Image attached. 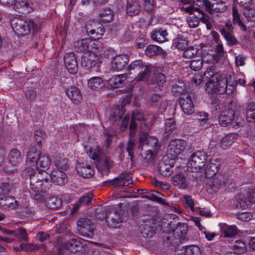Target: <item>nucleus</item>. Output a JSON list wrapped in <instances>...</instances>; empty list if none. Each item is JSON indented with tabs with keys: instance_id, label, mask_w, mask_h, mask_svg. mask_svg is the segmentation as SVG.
I'll return each instance as SVG.
<instances>
[{
	"instance_id": "nucleus-1",
	"label": "nucleus",
	"mask_w": 255,
	"mask_h": 255,
	"mask_svg": "<svg viewBox=\"0 0 255 255\" xmlns=\"http://www.w3.org/2000/svg\"><path fill=\"white\" fill-rule=\"evenodd\" d=\"M27 162L30 166H36L39 171H45L51 165L50 158L46 154H41L36 148L31 147L27 155Z\"/></svg>"
},
{
	"instance_id": "nucleus-2",
	"label": "nucleus",
	"mask_w": 255,
	"mask_h": 255,
	"mask_svg": "<svg viewBox=\"0 0 255 255\" xmlns=\"http://www.w3.org/2000/svg\"><path fill=\"white\" fill-rule=\"evenodd\" d=\"M234 87L228 84L227 78L225 75L217 78L215 80H208L205 85V90L209 94H231Z\"/></svg>"
},
{
	"instance_id": "nucleus-3",
	"label": "nucleus",
	"mask_w": 255,
	"mask_h": 255,
	"mask_svg": "<svg viewBox=\"0 0 255 255\" xmlns=\"http://www.w3.org/2000/svg\"><path fill=\"white\" fill-rule=\"evenodd\" d=\"M11 27L17 35H25L29 34L32 30L36 32L39 28V25L33 20L26 21L18 18H14L11 21Z\"/></svg>"
},
{
	"instance_id": "nucleus-4",
	"label": "nucleus",
	"mask_w": 255,
	"mask_h": 255,
	"mask_svg": "<svg viewBox=\"0 0 255 255\" xmlns=\"http://www.w3.org/2000/svg\"><path fill=\"white\" fill-rule=\"evenodd\" d=\"M207 155L204 151H198L192 154L188 161V166L192 172L197 171L204 167Z\"/></svg>"
},
{
	"instance_id": "nucleus-5",
	"label": "nucleus",
	"mask_w": 255,
	"mask_h": 255,
	"mask_svg": "<svg viewBox=\"0 0 255 255\" xmlns=\"http://www.w3.org/2000/svg\"><path fill=\"white\" fill-rule=\"evenodd\" d=\"M186 142L183 139H175L171 140L168 146L167 153L168 157L174 159L185 150Z\"/></svg>"
},
{
	"instance_id": "nucleus-6",
	"label": "nucleus",
	"mask_w": 255,
	"mask_h": 255,
	"mask_svg": "<svg viewBox=\"0 0 255 255\" xmlns=\"http://www.w3.org/2000/svg\"><path fill=\"white\" fill-rule=\"evenodd\" d=\"M95 228L92 220L86 218H80L77 222V231L82 236L91 238Z\"/></svg>"
},
{
	"instance_id": "nucleus-7",
	"label": "nucleus",
	"mask_w": 255,
	"mask_h": 255,
	"mask_svg": "<svg viewBox=\"0 0 255 255\" xmlns=\"http://www.w3.org/2000/svg\"><path fill=\"white\" fill-rule=\"evenodd\" d=\"M82 248V243L77 239L72 238L62 244L58 249V252L60 255H62L65 250L69 253L76 254L80 251Z\"/></svg>"
},
{
	"instance_id": "nucleus-8",
	"label": "nucleus",
	"mask_w": 255,
	"mask_h": 255,
	"mask_svg": "<svg viewBox=\"0 0 255 255\" xmlns=\"http://www.w3.org/2000/svg\"><path fill=\"white\" fill-rule=\"evenodd\" d=\"M144 145L146 146L147 150L143 154V158L146 160H149L156 155L160 147L158 139L155 136H149Z\"/></svg>"
},
{
	"instance_id": "nucleus-9",
	"label": "nucleus",
	"mask_w": 255,
	"mask_h": 255,
	"mask_svg": "<svg viewBox=\"0 0 255 255\" xmlns=\"http://www.w3.org/2000/svg\"><path fill=\"white\" fill-rule=\"evenodd\" d=\"M137 125H139L141 129H143V128H148L149 124L145 123V120L143 119V115L138 112H133L131 118V121L129 125L130 134L131 136L134 135V131Z\"/></svg>"
},
{
	"instance_id": "nucleus-10",
	"label": "nucleus",
	"mask_w": 255,
	"mask_h": 255,
	"mask_svg": "<svg viewBox=\"0 0 255 255\" xmlns=\"http://www.w3.org/2000/svg\"><path fill=\"white\" fill-rule=\"evenodd\" d=\"M151 219L143 221V223L139 226V230L142 236L144 238H151L155 231V224Z\"/></svg>"
},
{
	"instance_id": "nucleus-11",
	"label": "nucleus",
	"mask_w": 255,
	"mask_h": 255,
	"mask_svg": "<svg viewBox=\"0 0 255 255\" xmlns=\"http://www.w3.org/2000/svg\"><path fill=\"white\" fill-rule=\"evenodd\" d=\"M235 112L232 108H228L223 111L218 117L219 123L222 127H227L232 123L235 119Z\"/></svg>"
},
{
	"instance_id": "nucleus-12",
	"label": "nucleus",
	"mask_w": 255,
	"mask_h": 255,
	"mask_svg": "<svg viewBox=\"0 0 255 255\" xmlns=\"http://www.w3.org/2000/svg\"><path fill=\"white\" fill-rule=\"evenodd\" d=\"M129 62V58L127 55H118L112 59L111 68L114 71L123 70Z\"/></svg>"
},
{
	"instance_id": "nucleus-13",
	"label": "nucleus",
	"mask_w": 255,
	"mask_h": 255,
	"mask_svg": "<svg viewBox=\"0 0 255 255\" xmlns=\"http://www.w3.org/2000/svg\"><path fill=\"white\" fill-rule=\"evenodd\" d=\"M179 103L183 112L187 115H191L194 112V108L191 97L187 93L179 98Z\"/></svg>"
},
{
	"instance_id": "nucleus-14",
	"label": "nucleus",
	"mask_w": 255,
	"mask_h": 255,
	"mask_svg": "<svg viewBox=\"0 0 255 255\" xmlns=\"http://www.w3.org/2000/svg\"><path fill=\"white\" fill-rule=\"evenodd\" d=\"M30 189L35 192H45L48 188V180L39 179L37 176L33 177L29 181Z\"/></svg>"
},
{
	"instance_id": "nucleus-15",
	"label": "nucleus",
	"mask_w": 255,
	"mask_h": 255,
	"mask_svg": "<svg viewBox=\"0 0 255 255\" xmlns=\"http://www.w3.org/2000/svg\"><path fill=\"white\" fill-rule=\"evenodd\" d=\"M105 218L110 228H117L119 227V224L123 222L122 215L118 211L114 210L107 214Z\"/></svg>"
},
{
	"instance_id": "nucleus-16",
	"label": "nucleus",
	"mask_w": 255,
	"mask_h": 255,
	"mask_svg": "<svg viewBox=\"0 0 255 255\" xmlns=\"http://www.w3.org/2000/svg\"><path fill=\"white\" fill-rule=\"evenodd\" d=\"M175 255H202L201 250L199 247L195 245L176 248Z\"/></svg>"
},
{
	"instance_id": "nucleus-17",
	"label": "nucleus",
	"mask_w": 255,
	"mask_h": 255,
	"mask_svg": "<svg viewBox=\"0 0 255 255\" xmlns=\"http://www.w3.org/2000/svg\"><path fill=\"white\" fill-rule=\"evenodd\" d=\"M97 57L93 53H85L81 57V64L84 68L90 70L97 65Z\"/></svg>"
},
{
	"instance_id": "nucleus-18",
	"label": "nucleus",
	"mask_w": 255,
	"mask_h": 255,
	"mask_svg": "<svg viewBox=\"0 0 255 255\" xmlns=\"http://www.w3.org/2000/svg\"><path fill=\"white\" fill-rule=\"evenodd\" d=\"M64 63L67 70L71 74H76L78 69V62L73 53L67 54L64 57Z\"/></svg>"
},
{
	"instance_id": "nucleus-19",
	"label": "nucleus",
	"mask_w": 255,
	"mask_h": 255,
	"mask_svg": "<svg viewBox=\"0 0 255 255\" xmlns=\"http://www.w3.org/2000/svg\"><path fill=\"white\" fill-rule=\"evenodd\" d=\"M18 205V202L13 196L0 197V208L5 210H13Z\"/></svg>"
},
{
	"instance_id": "nucleus-20",
	"label": "nucleus",
	"mask_w": 255,
	"mask_h": 255,
	"mask_svg": "<svg viewBox=\"0 0 255 255\" xmlns=\"http://www.w3.org/2000/svg\"><path fill=\"white\" fill-rule=\"evenodd\" d=\"M76 169L77 172L85 178H91L95 173L92 166L85 164L84 163H78Z\"/></svg>"
},
{
	"instance_id": "nucleus-21",
	"label": "nucleus",
	"mask_w": 255,
	"mask_h": 255,
	"mask_svg": "<svg viewBox=\"0 0 255 255\" xmlns=\"http://www.w3.org/2000/svg\"><path fill=\"white\" fill-rule=\"evenodd\" d=\"M0 3L4 5H11L13 4L17 7L18 5L22 8H25L30 12L33 10V4L31 2L27 0H21L17 1L16 0H0Z\"/></svg>"
},
{
	"instance_id": "nucleus-22",
	"label": "nucleus",
	"mask_w": 255,
	"mask_h": 255,
	"mask_svg": "<svg viewBox=\"0 0 255 255\" xmlns=\"http://www.w3.org/2000/svg\"><path fill=\"white\" fill-rule=\"evenodd\" d=\"M221 166L220 160L212 159L207 164L205 169V175L208 178L214 176L219 171Z\"/></svg>"
},
{
	"instance_id": "nucleus-23",
	"label": "nucleus",
	"mask_w": 255,
	"mask_h": 255,
	"mask_svg": "<svg viewBox=\"0 0 255 255\" xmlns=\"http://www.w3.org/2000/svg\"><path fill=\"white\" fill-rule=\"evenodd\" d=\"M50 178L54 183L59 186L64 185L68 181L66 174L60 170L52 171L50 174Z\"/></svg>"
},
{
	"instance_id": "nucleus-24",
	"label": "nucleus",
	"mask_w": 255,
	"mask_h": 255,
	"mask_svg": "<svg viewBox=\"0 0 255 255\" xmlns=\"http://www.w3.org/2000/svg\"><path fill=\"white\" fill-rule=\"evenodd\" d=\"M172 182L174 186L179 189H186L188 188L189 182L182 173L177 174L172 177Z\"/></svg>"
},
{
	"instance_id": "nucleus-25",
	"label": "nucleus",
	"mask_w": 255,
	"mask_h": 255,
	"mask_svg": "<svg viewBox=\"0 0 255 255\" xmlns=\"http://www.w3.org/2000/svg\"><path fill=\"white\" fill-rule=\"evenodd\" d=\"M68 97L75 104H78L82 100V95L79 89L75 86H71L66 90Z\"/></svg>"
},
{
	"instance_id": "nucleus-26",
	"label": "nucleus",
	"mask_w": 255,
	"mask_h": 255,
	"mask_svg": "<svg viewBox=\"0 0 255 255\" xmlns=\"http://www.w3.org/2000/svg\"><path fill=\"white\" fill-rule=\"evenodd\" d=\"M130 175L126 173L120 174L118 177L111 180V185L114 187L121 188L126 185V182H128L131 179Z\"/></svg>"
},
{
	"instance_id": "nucleus-27",
	"label": "nucleus",
	"mask_w": 255,
	"mask_h": 255,
	"mask_svg": "<svg viewBox=\"0 0 255 255\" xmlns=\"http://www.w3.org/2000/svg\"><path fill=\"white\" fill-rule=\"evenodd\" d=\"M126 75H118L114 76L108 81V85L111 88H118L126 84Z\"/></svg>"
},
{
	"instance_id": "nucleus-28",
	"label": "nucleus",
	"mask_w": 255,
	"mask_h": 255,
	"mask_svg": "<svg viewBox=\"0 0 255 255\" xmlns=\"http://www.w3.org/2000/svg\"><path fill=\"white\" fill-rule=\"evenodd\" d=\"M164 125V136L167 138L175 133L177 129L176 123L174 119L169 118L165 120Z\"/></svg>"
},
{
	"instance_id": "nucleus-29",
	"label": "nucleus",
	"mask_w": 255,
	"mask_h": 255,
	"mask_svg": "<svg viewBox=\"0 0 255 255\" xmlns=\"http://www.w3.org/2000/svg\"><path fill=\"white\" fill-rule=\"evenodd\" d=\"M145 64L142 61L140 60H136L132 61L128 67V74L133 75L134 76L140 74L142 69L144 68Z\"/></svg>"
},
{
	"instance_id": "nucleus-30",
	"label": "nucleus",
	"mask_w": 255,
	"mask_h": 255,
	"mask_svg": "<svg viewBox=\"0 0 255 255\" xmlns=\"http://www.w3.org/2000/svg\"><path fill=\"white\" fill-rule=\"evenodd\" d=\"M21 152L17 149H12L9 151L7 156L8 162L12 166H16L19 164L22 159Z\"/></svg>"
},
{
	"instance_id": "nucleus-31",
	"label": "nucleus",
	"mask_w": 255,
	"mask_h": 255,
	"mask_svg": "<svg viewBox=\"0 0 255 255\" xmlns=\"http://www.w3.org/2000/svg\"><path fill=\"white\" fill-rule=\"evenodd\" d=\"M140 9L141 7L137 0H127V12L129 15L138 14Z\"/></svg>"
},
{
	"instance_id": "nucleus-32",
	"label": "nucleus",
	"mask_w": 255,
	"mask_h": 255,
	"mask_svg": "<svg viewBox=\"0 0 255 255\" xmlns=\"http://www.w3.org/2000/svg\"><path fill=\"white\" fill-rule=\"evenodd\" d=\"M227 8V6L224 3L221 4H214L212 3L210 1L207 2L206 10L210 13L213 14L215 12H222L225 11Z\"/></svg>"
},
{
	"instance_id": "nucleus-33",
	"label": "nucleus",
	"mask_w": 255,
	"mask_h": 255,
	"mask_svg": "<svg viewBox=\"0 0 255 255\" xmlns=\"http://www.w3.org/2000/svg\"><path fill=\"white\" fill-rule=\"evenodd\" d=\"M86 29L88 34L95 39L101 38L105 32V28L102 25H99L96 29H92L90 25H86Z\"/></svg>"
},
{
	"instance_id": "nucleus-34",
	"label": "nucleus",
	"mask_w": 255,
	"mask_h": 255,
	"mask_svg": "<svg viewBox=\"0 0 255 255\" xmlns=\"http://www.w3.org/2000/svg\"><path fill=\"white\" fill-rule=\"evenodd\" d=\"M114 17L113 11L109 8L104 9L99 13V21L103 23H109L113 21Z\"/></svg>"
},
{
	"instance_id": "nucleus-35",
	"label": "nucleus",
	"mask_w": 255,
	"mask_h": 255,
	"mask_svg": "<svg viewBox=\"0 0 255 255\" xmlns=\"http://www.w3.org/2000/svg\"><path fill=\"white\" fill-rule=\"evenodd\" d=\"M189 44V41L185 37L178 35L173 40L172 46L181 50H185Z\"/></svg>"
},
{
	"instance_id": "nucleus-36",
	"label": "nucleus",
	"mask_w": 255,
	"mask_h": 255,
	"mask_svg": "<svg viewBox=\"0 0 255 255\" xmlns=\"http://www.w3.org/2000/svg\"><path fill=\"white\" fill-rule=\"evenodd\" d=\"M141 71L140 74L135 76V79L136 81H145L147 80L149 77L152 70V68L148 65L145 64L144 68H141Z\"/></svg>"
},
{
	"instance_id": "nucleus-37",
	"label": "nucleus",
	"mask_w": 255,
	"mask_h": 255,
	"mask_svg": "<svg viewBox=\"0 0 255 255\" xmlns=\"http://www.w3.org/2000/svg\"><path fill=\"white\" fill-rule=\"evenodd\" d=\"M176 233L179 237L177 240L182 243L186 239V236L188 231V226L186 224L178 223L176 227Z\"/></svg>"
},
{
	"instance_id": "nucleus-38",
	"label": "nucleus",
	"mask_w": 255,
	"mask_h": 255,
	"mask_svg": "<svg viewBox=\"0 0 255 255\" xmlns=\"http://www.w3.org/2000/svg\"><path fill=\"white\" fill-rule=\"evenodd\" d=\"M104 86V81L100 77H92L88 81V86L93 90H99Z\"/></svg>"
},
{
	"instance_id": "nucleus-39",
	"label": "nucleus",
	"mask_w": 255,
	"mask_h": 255,
	"mask_svg": "<svg viewBox=\"0 0 255 255\" xmlns=\"http://www.w3.org/2000/svg\"><path fill=\"white\" fill-rule=\"evenodd\" d=\"M125 113V108L122 106L121 108L119 107L113 109L109 120L113 123L116 122L118 120L122 118Z\"/></svg>"
},
{
	"instance_id": "nucleus-40",
	"label": "nucleus",
	"mask_w": 255,
	"mask_h": 255,
	"mask_svg": "<svg viewBox=\"0 0 255 255\" xmlns=\"http://www.w3.org/2000/svg\"><path fill=\"white\" fill-rule=\"evenodd\" d=\"M167 32L166 30H154L150 34V36L152 39L161 43L166 41Z\"/></svg>"
},
{
	"instance_id": "nucleus-41",
	"label": "nucleus",
	"mask_w": 255,
	"mask_h": 255,
	"mask_svg": "<svg viewBox=\"0 0 255 255\" xmlns=\"http://www.w3.org/2000/svg\"><path fill=\"white\" fill-rule=\"evenodd\" d=\"M98 162V166L102 169H109L113 166V161L105 154L101 155V158H99Z\"/></svg>"
},
{
	"instance_id": "nucleus-42",
	"label": "nucleus",
	"mask_w": 255,
	"mask_h": 255,
	"mask_svg": "<svg viewBox=\"0 0 255 255\" xmlns=\"http://www.w3.org/2000/svg\"><path fill=\"white\" fill-rule=\"evenodd\" d=\"M218 72H216L214 66H211L208 67L204 73L205 77L209 79V80H215L217 78H219L220 77L223 76Z\"/></svg>"
},
{
	"instance_id": "nucleus-43",
	"label": "nucleus",
	"mask_w": 255,
	"mask_h": 255,
	"mask_svg": "<svg viewBox=\"0 0 255 255\" xmlns=\"http://www.w3.org/2000/svg\"><path fill=\"white\" fill-rule=\"evenodd\" d=\"M232 183V180L228 177L225 178L224 176L222 175L218 176L216 179H214L212 183L213 190H217L220 186L222 184L226 185Z\"/></svg>"
},
{
	"instance_id": "nucleus-44",
	"label": "nucleus",
	"mask_w": 255,
	"mask_h": 255,
	"mask_svg": "<svg viewBox=\"0 0 255 255\" xmlns=\"http://www.w3.org/2000/svg\"><path fill=\"white\" fill-rule=\"evenodd\" d=\"M62 204L61 200L56 196L50 197L46 202L47 206L53 209L59 208Z\"/></svg>"
},
{
	"instance_id": "nucleus-45",
	"label": "nucleus",
	"mask_w": 255,
	"mask_h": 255,
	"mask_svg": "<svg viewBox=\"0 0 255 255\" xmlns=\"http://www.w3.org/2000/svg\"><path fill=\"white\" fill-rule=\"evenodd\" d=\"M220 32L226 40L228 45L230 46L234 45H236L238 43V41L235 36L225 29H221Z\"/></svg>"
},
{
	"instance_id": "nucleus-46",
	"label": "nucleus",
	"mask_w": 255,
	"mask_h": 255,
	"mask_svg": "<svg viewBox=\"0 0 255 255\" xmlns=\"http://www.w3.org/2000/svg\"><path fill=\"white\" fill-rule=\"evenodd\" d=\"M232 14L233 17L234 24H238L242 29L244 31L246 30V26L242 21L240 18V14H239L237 8L234 6L232 7Z\"/></svg>"
},
{
	"instance_id": "nucleus-47",
	"label": "nucleus",
	"mask_w": 255,
	"mask_h": 255,
	"mask_svg": "<svg viewBox=\"0 0 255 255\" xmlns=\"http://www.w3.org/2000/svg\"><path fill=\"white\" fill-rule=\"evenodd\" d=\"M162 49L161 47L154 45H150L147 46L145 50L146 55L149 57L160 54Z\"/></svg>"
},
{
	"instance_id": "nucleus-48",
	"label": "nucleus",
	"mask_w": 255,
	"mask_h": 255,
	"mask_svg": "<svg viewBox=\"0 0 255 255\" xmlns=\"http://www.w3.org/2000/svg\"><path fill=\"white\" fill-rule=\"evenodd\" d=\"M148 128H143V129H141V131L139 134V145H138V148L142 149V147L143 145H144L146 144V142L148 140V138L149 136H148V133L146 131V129Z\"/></svg>"
},
{
	"instance_id": "nucleus-49",
	"label": "nucleus",
	"mask_w": 255,
	"mask_h": 255,
	"mask_svg": "<svg viewBox=\"0 0 255 255\" xmlns=\"http://www.w3.org/2000/svg\"><path fill=\"white\" fill-rule=\"evenodd\" d=\"M252 204V202L250 200L248 195H246V196H243L242 198L239 199L237 203V206L238 207H240L243 210H245L251 207Z\"/></svg>"
},
{
	"instance_id": "nucleus-50",
	"label": "nucleus",
	"mask_w": 255,
	"mask_h": 255,
	"mask_svg": "<svg viewBox=\"0 0 255 255\" xmlns=\"http://www.w3.org/2000/svg\"><path fill=\"white\" fill-rule=\"evenodd\" d=\"M89 38L83 39L77 42L76 47L77 48L78 50L80 51H88V49H89Z\"/></svg>"
},
{
	"instance_id": "nucleus-51",
	"label": "nucleus",
	"mask_w": 255,
	"mask_h": 255,
	"mask_svg": "<svg viewBox=\"0 0 255 255\" xmlns=\"http://www.w3.org/2000/svg\"><path fill=\"white\" fill-rule=\"evenodd\" d=\"M234 247L235 251L238 254H244L247 250L246 245L241 240L236 241L234 245Z\"/></svg>"
},
{
	"instance_id": "nucleus-52",
	"label": "nucleus",
	"mask_w": 255,
	"mask_h": 255,
	"mask_svg": "<svg viewBox=\"0 0 255 255\" xmlns=\"http://www.w3.org/2000/svg\"><path fill=\"white\" fill-rule=\"evenodd\" d=\"M222 231L225 237H232L237 234V228L235 226L224 227Z\"/></svg>"
},
{
	"instance_id": "nucleus-53",
	"label": "nucleus",
	"mask_w": 255,
	"mask_h": 255,
	"mask_svg": "<svg viewBox=\"0 0 255 255\" xmlns=\"http://www.w3.org/2000/svg\"><path fill=\"white\" fill-rule=\"evenodd\" d=\"M197 53V49L193 46H191L184 50L183 56L186 58H191Z\"/></svg>"
},
{
	"instance_id": "nucleus-54",
	"label": "nucleus",
	"mask_w": 255,
	"mask_h": 255,
	"mask_svg": "<svg viewBox=\"0 0 255 255\" xmlns=\"http://www.w3.org/2000/svg\"><path fill=\"white\" fill-rule=\"evenodd\" d=\"M102 154H104V152L101 151L99 146H97L95 149L92 148L90 150L89 156L92 159L98 161Z\"/></svg>"
},
{
	"instance_id": "nucleus-55",
	"label": "nucleus",
	"mask_w": 255,
	"mask_h": 255,
	"mask_svg": "<svg viewBox=\"0 0 255 255\" xmlns=\"http://www.w3.org/2000/svg\"><path fill=\"white\" fill-rule=\"evenodd\" d=\"M46 133L40 129H37L34 132V139L38 145H40L46 137Z\"/></svg>"
},
{
	"instance_id": "nucleus-56",
	"label": "nucleus",
	"mask_w": 255,
	"mask_h": 255,
	"mask_svg": "<svg viewBox=\"0 0 255 255\" xmlns=\"http://www.w3.org/2000/svg\"><path fill=\"white\" fill-rule=\"evenodd\" d=\"M21 176L26 179L29 178L30 181L33 177H36L35 170L32 167H26L22 171Z\"/></svg>"
},
{
	"instance_id": "nucleus-57",
	"label": "nucleus",
	"mask_w": 255,
	"mask_h": 255,
	"mask_svg": "<svg viewBox=\"0 0 255 255\" xmlns=\"http://www.w3.org/2000/svg\"><path fill=\"white\" fill-rule=\"evenodd\" d=\"M12 188V185L7 182L0 183V195L7 194Z\"/></svg>"
},
{
	"instance_id": "nucleus-58",
	"label": "nucleus",
	"mask_w": 255,
	"mask_h": 255,
	"mask_svg": "<svg viewBox=\"0 0 255 255\" xmlns=\"http://www.w3.org/2000/svg\"><path fill=\"white\" fill-rule=\"evenodd\" d=\"M134 32L133 31V26H128L123 36V40L125 42L128 41L134 38Z\"/></svg>"
},
{
	"instance_id": "nucleus-59",
	"label": "nucleus",
	"mask_w": 255,
	"mask_h": 255,
	"mask_svg": "<svg viewBox=\"0 0 255 255\" xmlns=\"http://www.w3.org/2000/svg\"><path fill=\"white\" fill-rule=\"evenodd\" d=\"M202 60L200 59L192 60L190 64V67L191 69L195 71L200 70L202 68Z\"/></svg>"
},
{
	"instance_id": "nucleus-60",
	"label": "nucleus",
	"mask_w": 255,
	"mask_h": 255,
	"mask_svg": "<svg viewBox=\"0 0 255 255\" xmlns=\"http://www.w3.org/2000/svg\"><path fill=\"white\" fill-rule=\"evenodd\" d=\"M93 194L91 193H88L80 198L78 201V204H80L81 206L86 205L91 202Z\"/></svg>"
},
{
	"instance_id": "nucleus-61",
	"label": "nucleus",
	"mask_w": 255,
	"mask_h": 255,
	"mask_svg": "<svg viewBox=\"0 0 255 255\" xmlns=\"http://www.w3.org/2000/svg\"><path fill=\"white\" fill-rule=\"evenodd\" d=\"M237 216L238 219L245 222L249 221L253 218L252 213L248 212L239 213Z\"/></svg>"
},
{
	"instance_id": "nucleus-62",
	"label": "nucleus",
	"mask_w": 255,
	"mask_h": 255,
	"mask_svg": "<svg viewBox=\"0 0 255 255\" xmlns=\"http://www.w3.org/2000/svg\"><path fill=\"white\" fill-rule=\"evenodd\" d=\"M105 141L104 145L106 148H109L112 142L114 134L111 131H107L104 132Z\"/></svg>"
},
{
	"instance_id": "nucleus-63",
	"label": "nucleus",
	"mask_w": 255,
	"mask_h": 255,
	"mask_svg": "<svg viewBox=\"0 0 255 255\" xmlns=\"http://www.w3.org/2000/svg\"><path fill=\"white\" fill-rule=\"evenodd\" d=\"M187 21L189 27L191 28L196 27L199 23V18L195 15L188 17Z\"/></svg>"
},
{
	"instance_id": "nucleus-64",
	"label": "nucleus",
	"mask_w": 255,
	"mask_h": 255,
	"mask_svg": "<svg viewBox=\"0 0 255 255\" xmlns=\"http://www.w3.org/2000/svg\"><path fill=\"white\" fill-rule=\"evenodd\" d=\"M100 46V43L98 41L90 39L89 52L94 53L95 51L98 50Z\"/></svg>"
}]
</instances>
